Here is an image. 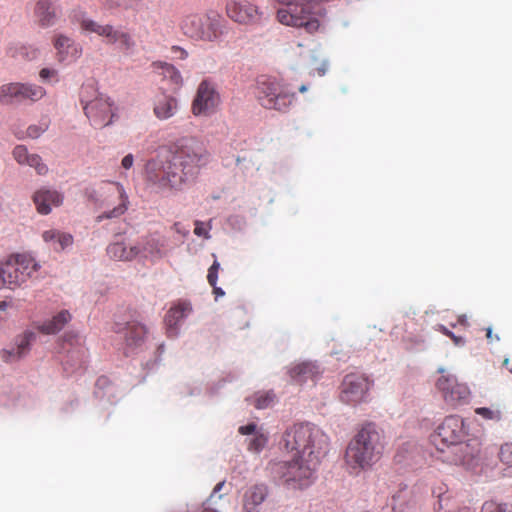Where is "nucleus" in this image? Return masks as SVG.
I'll return each mask as SVG.
<instances>
[{
  "instance_id": "c9c22d12",
  "label": "nucleus",
  "mask_w": 512,
  "mask_h": 512,
  "mask_svg": "<svg viewBox=\"0 0 512 512\" xmlns=\"http://www.w3.org/2000/svg\"><path fill=\"white\" fill-rule=\"evenodd\" d=\"M39 77L44 83H57L59 81V71L55 68H42Z\"/></svg>"
},
{
  "instance_id": "603ef678",
  "label": "nucleus",
  "mask_w": 512,
  "mask_h": 512,
  "mask_svg": "<svg viewBox=\"0 0 512 512\" xmlns=\"http://www.w3.org/2000/svg\"><path fill=\"white\" fill-rule=\"evenodd\" d=\"M458 323H460L461 325H466L467 324V318L465 315H460L458 317Z\"/></svg>"
},
{
  "instance_id": "a878e982",
  "label": "nucleus",
  "mask_w": 512,
  "mask_h": 512,
  "mask_svg": "<svg viewBox=\"0 0 512 512\" xmlns=\"http://www.w3.org/2000/svg\"><path fill=\"white\" fill-rule=\"evenodd\" d=\"M71 320V314L67 310H62L50 320L43 322L37 326L38 331L43 334H56Z\"/></svg>"
},
{
  "instance_id": "ea45409f",
  "label": "nucleus",
  "mask_w": 512,
  "mask_h": 512,
  "mask_svg": "<svg viewBox=\"0 0 512 512\" xmlns=\"http://www.w3.org/2000/svg\"><path fill=\"white\" fill-rule=\"evenodd\" d=\"M436 330L449 337L456 346H462L465 344V340L461 336H456L453 332H451L447 327L442 324H438L436 326Z\"/></svg>"
},
{
  "instance_id": "7ed1b4c3",
  "label": "nucleus",
  "mask_w": 512,
  "mask_h": 512,
  "mask_svg": "<svg viewBox=\"0 0 512 512\" xmlns=\"http://www.w3.org/2000/svg\"><path fill=\"white\" fill-rule=\"evenodd\" d=\"M385 436L373 422L361 426L345 451V463L350 473L358 475L370 470L383 456Z\"/></svg>"
},
{
  "instance_id": "0eeeda50",
  "label": "nucleus",
  "mask_w": 512,
  "mask_h": 512,
  "mask_svg": "<svg viewBox=\"0 0 512 512\" xmlns=\"http://www.w3.org/2000/svg\"><path fill=\"white\" fill-rule=\"evenodd\" d=\"M284 7L278 9L277 20L286 26L302 28L313 34L320 27L319 15L306 0H276Z\"/></svg>"
},
{
  "instance_id": "a18cd8bd",
  "label": "nucleus",
  "mask_w": 512,
  "mask_h": 512,
  "mask_svg": "<svg viewBox=\"0 0 512 512\" xmlns=\"http://www.w3.org/2000/svg\"><path fill=\"white\" fill-rule=\"evenodd\" d=\"M394 512H418V510L414 505H400L394 508Z\"/></svg>"
},
{
  "instance_id": "c85d7f7f",
  "label": "nucleus",
  "mask_w": 512,
  "mask_h": 512,
  "mask_svg": "<svg viewBox=\"0 0 512 512\" xmlns=\"http://www.w3.org/2000/svg\"><path fill=\"white\" fill-rule=\"evenodd\" d=\"M20 88V103L26 101L36 102L46 95V90L37 84L21 83Z\"/></svg>"
},
{
  "instance_id": "2f4dec72",
  "label": "nucleus",
  "mask_w": 512,
  "mask_h": 512,
  "mask_svg": "<svg viewBox=\"0 0 512 512\" xmlns=\"http://www.w3.org/2000/svg\"><path fill=\"white\" fill-rule=\"evenodd\" d=\"M275 400V395L272 392L257 393L252 398L251 404L257 409H266L270 407Z\"/></svg>"
},
{
  "instance_id": "4468645a",
  "label": "nucleus",
  "mask_w": 512,
  "mask_h": 512,
  "mask_svg": "<svg viewBox=\"0 0 512 512\" xmlns=\"http://www.w3.org/2000/svg\"><path fill=\"white\" fill-rule=\"evenodd\" d=\"M219 102L220 96L214 85L208 80H203L192 102V113L195 116H209L215 111Z\"/></svg>"
},
{
  "instance_id": "de8ad7c7",
  "label": "nucleus",
  "mask_w": 512,
  "mask_h": 512,
  "mask_svg": "<svg viewBox=\"0 0 512 512\" xmlns=\"http://www.w3.org/2000/svg\"><path fill=\"white\" fill-rule=\"evenodd\" d=\"M194 233L198 236H206L207 237V232H206L203 224L198 221L195 223Z\"/></svg>"
},
{
  "instance_id": "6e6552de",
  "label": "nucleus",
  "mask_w": 512,
  "mask_h": 512,
  "mask_svg": "<svg viewBox=\"0 0 512 512\" xmlns=\"http://www.w3.org/2000/svg\"><path fill=\"white\" fill-rule=\"evenodd\" d=\"M180 28L192 40L215 42L224 34V20L216 13L190 14L182 19Z\"/></svg>"
},
{
  "instance_id": "9d476101",
  "label": "nucleus",
  "mask_w": 512,
  "mask_h": 512,
  "mask_svg": "<svg viewBox=\"0 0 512 512\" xmlns=\"http://www.w3.org/2000/svg\"><path fill=\"white\" fill-rule=\"evenodd\" d=\"M257 97L264 108L286 111L295 94L285 91L276 81L265 80L258 83Z\"/></svg>"
},
{
  "instance_id": "6e6d98bb",
  "label": "nucleus",
  "mask_w": 512,
  "mask_h": 512,
  "mask_svg": "<svg viewBox=\"0 0 512 512\" xmlns=\"http://www.w3.org/2000/svg\"><path fill=\"white\" fill-rule=\"evenodd\" d=\"M201 512H217V511H216V510H214V509H211V508L205 507V508H203V509H202V511H201Z\"/></svg>"
},
{
  "instance_id": "ddd939ff",
  "label": "nucleus",
  "mask_w": 512,
  "mask_h": 512,
  "mask_svg": "<svg viewBox=\"0 0 512 512\" xmlns=\"http://www.w3.org/2000/svg\"><path fill=\"white\" fill-rule=\"evenodd\" d=\"M437 389L443 399L451 407L467 404L470 399V389L464 383H459L453 375H442L436 382Z\"/></svg>"
},
{
  "instance_id": "f03ea898",
  "label": "nucleus",
  "mask_w": 512,
  "mask_h": 512,
  "mask_svg": "<svg viewBox=\"0 0 512 512\" xmlns=\"http://www.w3.org/2000/svg\"><path fill=\"white\" fill-rule=\"evenodd\" d=\"M210 154L195 137L179 139L170 158L150 160L146 165L147 180L161 189L181 190L193 182L202 167L209 162Z\"/></svg>"
},
{
  "instance_id": "6ab92c4d",
  "label": "nucleus",
  "mask_w": 512,
  "mask_h": 512,
  "mask_svg": "<svg viewBox=\"0 0 512 512\" xmlns=\"http://www.w3.org/2000/svg\"><path fill=\"white\" fill-rule=\"evenodd\" d=\"M33 202L38 213L48 215L53 207L63 203V195L54 189L40 188L33 194Z\"/></svg>"
},
{
  "instance_id": "f257e3e1",
  "label": "nucleus",
  "mask_w": 512,
  "mask_h": 512,
  "mask_svg": "<svg viewBox=\"0 0 512 512\" xmlns=\"http://www.w3.org/2000/svg\"><path fill=\"white\" fill-rule=\"evenodd\" d=\"M281 443L291 459L271 463V473L289 488L308 487L315 479L321 457L328 450L329 437L314 424L298 423L285 431Z\"/></svg>"
},
{
  "instance_id": "473e14b6",
  "label": "nucleus",
  "mask_w": 512,
  "mask_h": 512,
  "mask_svg": "<svg viewBox=\"0 0 512 512\" xmlns=\"http://www.w3.org/2000/svg\"><path fill=\"white\" fill-rule=\"evenodd\" d=\"M475 413L486 420L498 422L502 419V412L497 407H479L475 409Z\"/></svg>"
},
{
  "instance_id": "c756f323",
  "label": "nucleus",
  "mask_w": 512,
  "mask_h": 512,
  "mask_svg": "<svg viewBox=\"0 0 512 512\" xmlns=\"http://www.w3.org/2000/svg\"><path fill=\"white\" fill-rule=\"evenodd\" d=\"M21 82L7 83L0 86V103L9 105L20 103Z\"/></svg>"
},
{
  "instance_id": "4c0bfd02",
  "label": "nucleus",
  "mask_w": 512,
  "mask_h": 512,
  "mask_svg": "<svg viewBox=\"0 0 512 512\" xmlns=\"http://www.w3.org/2000/svg\"><path fill=\"white\" fill-rule=\"evenodd\" d=\"M481 512H512L507 504L497 503L493 500L483 503Z\"/></svg>"
},
{
  "instance_id": "bb28decb",
  "label": "nucleus",
  "mask_w": 512,
  "mask_h": 512,
  "mask_svg": "<svg viewBox=\"0 0 512 512\" xmlns=\"http://www.w3.org/2000/svg\"><path fill=\"white\" fill-rule=\"evenodd\" d=\"M141 253L144 257L161 258L164 255L165 241L155 236L145 237L140 243Z\"/></svg>"
},
{
  "instance_id": "f8f14e48",
  "label": "nucleus",
  "mask_w": 512,
  "mask_h": 512,
  "mask_svg": "<svg viewBox=\"0 0 512 512\" xmlns=\"http://www.w3.org/2000/svg\"><path fill=\"white\" fill-rule=\"evenodd\" d=\"M103 194L106 196V205L117 202L111 210H107L98 215L96 220L101 222L104 219L118 218L125 214L129 207V197L125 191L124 186L119 182H108L102 188Z\"/></svg>"
},
{
  "instance_id": "39448f33",
  "label": "nucleus",
  "mask_w": 512,
  "mask_h": 512,
  "mask_svg": "<svg viewBox=\"0 0 512 512\" xmlns=\"http://www.w3.org/2000/svg\"><path fill=\"white\" fill-rule=\"evenodd\" d=\"M41 265L29 253H16L0 263V289L14 290L34 278Z\"/></svg>"
},
{
  "instance_id": "412c9836",
  "label": "nucleus",
  "mask_w": 512,
  "mask_h": 512,
  "mask_svg": "<svg viewBox=\"0 0 512 512\" xmlns=\"http://www.w3.org/2000/svg\"><path fill=\"white\" fill-rule=\"evenodd\" d=\"M268 492V487L265 484L248 487L243 494V512H259L258 506L265 501Z\"/></svg>"
},
{
  "instance_id": "72a5a7b5",
  "label": "nucleus",
  "mask_w": 512,
  "mask_h": 512,
  "mask_svg": "<svg viewBox=\"0 0 512 512\" xmlns=\"http://www.w3.org/2000/svg\"><path fill=\"white\" fill-rule=\"evenodd\" d=\"M25 165L34 168L39 175H46L48 173V166L38 154H31Z\"/></svg>"
},
{
  "instance_id": "8fccbe9b",
  "label": "nucleus",
  "mask_w": 512,
  "mask_h": 512,
  "mask_svg": "<svg viewBox=\"0 0 512 512\" xmlns=\"http://www.w3.org/2000/svg\"><path fill=\"white\" fill-rule=\"evenodd\" d=\"M28 134H29V136H31V137H37V136H38V133H37V129H36V127H33V126L29 127V128H28Z\"/></svg>"
},
{
  "instance_id": "7c9ffc66",
  "label": "nucleus",
  "mask_w": 512,
  "mask_h": 512,
  "mask_svg": "<svg viewBox=\"0 0 512 512\" xmlns=\"http://www.w3.org/2000/svg\"><path fill=\"white\" fill-rule=\"evenodd\" d=\"M153 66L156 69L161 70L163 77L168 79L172 84L181 86L182 76L175 66L166 62H154Z\"/></svg>"
},
{
  "instance_id": "3c124183",
  "label": "nucleus",
  "mask_w": 512,
  "mask_h": 512,
  "mask_svg": "<svg viewBox=\"0 0 512 512\" xmlns=\"http://www.w3.org/2000/svg\"><path fill=\"white\" fill-rule=\"evenodd\" d=\"M8 307H10V303L7 301H0V311L6 310Z\"/></svg>"
},
{
  "instance_id": "1a4fd4ad",
  "label": "nucleus",
  "mask_w": 512,
  "mask_h": 512,
  "mask_svg": "<svg viewBox=\"0 0 512 512\" xmlns=\"http://www.w3.org/2000/svg\"><path fill=\"white\" fill-rule=\"evenodd\" d=\"M92 94H96L93 86L82 87L80 100L84 113L95 127H105L111 123L113 117L112 103L108 97L100 94L90 99Z\"/></svg>"
},
{
  "instance_id": "58836bf2",
  "label": "nucleus",
  "mask_w": 512,
  "mask_h": 512,
  "mask_svg": "<svg viewBox=\"0 0 512 512\" xmlns=\"http://www.w3.org/2000/svg\"><path fill=\"white\" fill-rule=\"evenodd\" d=\"M499 458L503 464L512 467V443H505L501 446Z\"/></svg>"
},
{
  "instance_id": "423d86ee",
  "label": "nucleus",
  "mask_w": 512,
  "mask_h": 512,
  "mask_svg": "<svg viewBox=\"0 0 512 512\" xmlns=\"http://www.w3.org/2000/svg\"><path fill=\"white\" fill-rule=\"evenodd\" d=\"M70 17L73 23L79 25L83 33H95L104 38L105 43L109 45L118 43L119 48L125 55H128L135 47V41L128 32L116 29L110 24H100L91 19L87 13L81 9H74Z\"/></svg>"
},
{
  "instance_id": "f3484780",
  "label": "nucleus",
  "mask_w": 512,
  "mask_h": 512,
  "mask_svg": "<svg viewBox=\"0 0 512 512\" xmlns=\"http://www.w3.org/2000/svg\"><path fill=\"white\" fill-rule=\"evenodd\" d=\"M36 339V334L32 331H25L15 339V344L10 348L2 349L1 359L6 363L19 361L30 351V346Z\"/></svg>"
},
{
  "instance_id": "09e8293b",
  "label": "nucleus",
  "mask_w": 512,
  "mask_h": 512,
  "mask_svg": "<svg viewBox=\"0 0 512 512\" xmlns=\"http://www.w3.org/2000/svg\"><path fill=\"white\" fill-rule=\"evenodd\" d=\"M212 287H213V292H214V294H215L217 297H218V296H223V295H224V291H223L221 288L217 287V286H216V284H215L214 286H212Z\"/></svg>"
},
{
  "instance_id": "f704fd0d",
  "label": "nucleus",
  "mask_w": 512,
  "mask_h": 512,
  "mask_svg": "<svg viewBox=\"0 0 512 512\" xmlns=\"http://www.w3.org/2000/svg\"><path fill=\"white\" fill-rule=\"evenodd\" d=\"M13 158L20 165H25L30 157L28 149L24 145H17L12 151Z\"/></svg>"
},
{
  "instance_id": "79ce46f5",
  "label": "nucleus",
  "mask_w": 512,
  "mask_h": 512,
  "mask_svg": "<svg viewBox=\"0 0 512 512\" xmlns=\"http://www.w3.org/2000/svg\"><path fill=\"white\" fill-rule=\"evenodd\" d=\"M238 431L242 435H255V433H258L257 425L255 423L240 426Z\"/></svg>"
},
{
  "instance_id": "cd10ccee",
  "label": "nucleus",
  "mask_w": 512,
  "mask_h": 512,
  "mask_svg": "<svg viewBox=\"0 0 512 512\" xmlns=\"http://www.w3.org/2000/svg\"><path fill=\"white\" fill-rule=\"evenodd\" d=\"M177 100L168 95H162L154 105V114L160 120H166L175 115L177 111Z\"/></svg>"
},
{
  "instance_id": "a211bd4d",
  "label": "nucleus",
  "mask_w": 512,
  "mask_h": 512,
  "mask_svg": "<svg viewBox=\"0 0 512 512\" xmlns=\"http://www.w3.org/2000/svg\"><path fill=\"white\" fill-rule=\"evenodd\" d=\"M288 374L295 384L303 385L309 382L314 384L321 377L322 370L316 363L304 361L293 364L288 369Z\"/></svg>"
},
{
  "instance_id": "4d7b16f0",
  "label": "nucleus",
  "mask_w": 512,
  "mask_h": 512,
  "mask_svg": "<svg viewBox=\"0 0 512 512\" xmlns=\"http://www.w3.org/2000/svg\"><path fill=\"white\" fill-rule=\"evenodd\" d=\"M299 91H300L301 93L306 92V91H307V86H306V85H302V86H300Z\"/></svg>"
},
{
  "instance_id": "c03bdc74",
  "label": "nucleus",
  "mask_w": 512,
  "mask_h": 512,
  "mask_svg": "<svg viewBox=\"0 0 512 512\" xmlns=\"http://www.w3.org/2000/svg\"><path fill=\"white\" fill-rule=\"evenodd\" d=\"M134 163V157L132 154H127L121 161V166L128 170L133 166Z\"/></svg>"
},
{
  "instance_id": "9b49d317",
  "label": "nucleus",
  "mask_w": 512,
  "mask_h": 512,
  "mask_svg": "<svg viewBox=\"0 0 512 512\" xmlns=\"http://www.w3.org/2000/svg\"><path fill=\"white\" fill-rule=\"evenodd\" d=\"M372 382L364 375L347 374L340 386V399L346 404H358L366 400Z\"/></svg>"
},
{
  "instance_id": "864d4df0",
  "label": "nucleus",
  "mask_w": 512,
  "mask_h": 512,
  "mask_svg": "<svg viewBox=\"0 0 512 512\" xmlns=\"http://www.w3.org/2000/svg\"><path fill=\"white\" fill-rule=\"evenodd\" d=\"M223 486H224V482H219V483L214 487V489H213V493H217V492H219V491L222 489V487H223Z\"/></svg>"
},
{
  "instance_id": "5fc2aeb1",
  "label": "nucleus",
  "mask_w": 512,
  "mask_h": 512,
  "mask_svg": "<svg viewBox=\"0 0 512 512\" xmlns=\"http://www.w3.org/2000/svg\"><path fill=\"white\" fill-rule=\"evenodd\" d=\"M449 512H473V511L468 507H463V508H459L457 510L449 511Z\"/></svg>"
},
{
  "instance_id": "a19ab883",
  "label": "nucleus",
  "mask_w": 512,
  "mask_h": 512,
  "mask_svg": "<svg viewBox=\"0 0 512 512\" xmlns=\"http://www.w3.org/2000/svg\"><path fill=\"white\" fill-rule=\"evenodd\" d=\"M220 269L219 262L215 259L211 267L208 269L207 280L211 286L217 284L218 271Z\"/></svg>"
},
{
  "instance_id": "e433bc0d",
  "label": "nucleus",
  "mask_w": 512,
  "mask_h": 512,
  "mask_svg": "<svg viewBox=\"0 0 512 512\" xmlns=\"http://www.w3.org/2000/svg\"><path fill=\"white\" fill-rule=\"evenodd\" d=\"M267 440V437L263 433H255L248 448L250 451L259 452L265 447Z\"/></svg>"
},
{
  "instance_id": "2eb2a0df",
  "label": "nucleus",
  "mask_w": 512,
  "mask_h": 512,
  "mask_svg": "<svg viewBox=\"0 0 512 512\" xmlns=\"http://www.w3.org/2000/svg\"><path fill=\"white\" fill-rule=\"evenodd\" d=\"M227 16L239 24H254L261 19L258 7L248 0H227Z\"/></svg>"
},
{
  "instance_id": "5701e85b",
  "label": "nucleus",
  "mask_w": 512,
  "mask_h": 512,
  "mask_svg": "<svg viewBox=\"0 0 512 512\" xmlns=\"http://www.w3.org/2000/svg\"><path fill=\"white\" fill-rule=\"evenodd\" d=\"M115 332L124 334L127 345L138 346L144 341L147 329L144 325L133 321L126 323L123 327L116 325Z\"/></svg>"
},
{
  "instance_id": "37998d69",
  "label": "nucleus",
  "mask_w": 512,
  "mask_h": 512,
  "mask_svg": "<svg viewBox=\"0 0 512 512\" xmlns=\"http://www.w3.org/2000/svg\"><path fill=\"white\" fill-rule=\"evenodd\" d=\"M171 51L174 54H176L177 57L181 60H184L188 57V52L180 46H177V45L172 46Z\"/></svg>"
},
{
  "instance_id": "393cba45",
  "label": "nucleus",
  "mask_w": 512,
  "mask_h": 512,
  "mask_svg": "<svg viewBox=\"0 0 512 512\" xmlns=\"http://www.w3.org/2000/svg\"><path fill=\"white\" fill-rule=\"evenodd\" d=\"M43 241L50 244L54 251L60 252L73 244V236L56 229L46 230L42 233Z\"/></svg>"
},
{
  "instance_id": "4be33fe9",
  "label": "nucleus",
  "mask_w": 512,
  "mask_h": 512,
  "mask_svg": "<svg viewBox=\"0 0 512 512\" xmlns=\"http://www.w3.org/2000/svg\"><path fill=\"white\" fill-rule=\"evenodd\" d=\"M191 311L189 303L182 302L171 307L165 316L167 335L175 337L178 334V325L181 320Z\"/></svg>"
},
{
  "instance_id": "b1692460",
  "label": "nucleus",
  "mask_w": 512,
  "mask_h": 512,
  "mask_svg": "<svg viewBox=\"0 0 512 512\" xmlns=\"http://www.w3.org/2000/svg\"><path fill=\"white\" fill-rule=\"evenodd\" d=\"M139 245L128 246L124 242L112 243L107 247V254L110 258L120 261H131L140 255Z\"/></svg>"
},
{
  "instance_id": "49530a36",
  "label": "nucleus",
  "mask_w": 512,
  "mask_h": 512,
  "mask_svg": "<svg viewBox=\"0 0 512 512\" xmlns=\"http://www.w3.org/2000/svg\"><path fill=\"white\" fill-rule=\"evenodd\" d=\"M486 338L488 343L497 342L500 340V337L498 334H493L492 329L489 327L486 329Z\"/></svg>"
},
{
  "instance_id": "20e7f679",
  "label": "nucleus",
  "mask_w": 512,
  "mask_h": 512,
  "mask_svg": "<svg viewBox=\"0 0 512 512\" xmlns=\"http://www.w3.org/2000/svg\"><path fill=\"white\" fill-rule=\"evenodd\" d=\"M466 435L464 421L459 416H449L438 426L431 435V443L440 452L446 449L453 454L447 458L454 464L470 465L471 461L478 455V450L471 449L468 443L463 442Z\"/></svg>"
},
{
  "instance_id": "aec40b11",
  "label": "nucleus",
  "mask_w": 512,
  "mask_h": 512,
  "mask_svg": "<svg viewBox=\"0 0 512 512\" xmlns=\"http://www.w3.org/2000/svg\"><path fill=\"white\" fill-rule=\"evenodd\" d=\"M60 15L59 7L52 0H37L34 6L36 23L42 28L56 24Z\"/></svg>"
},
{
  "instance_id": "dca6fc26",
  "label": "nucleus",
  "mask_w": 512,
  "mask_h": 512,
  "mask_svg": "<svg viewBox=\"0 0 512 512\" xmlns=\"http://www.w3.org/2000/svg\"><path fill=\"white\" fill-rule=\"evenodd\" d=\"M53 46L56 50L55 58L60 64H70L76 61L82 53L81 46L63 34L55 35Z\"/></svg>"
}]
</instances>
